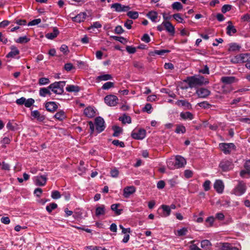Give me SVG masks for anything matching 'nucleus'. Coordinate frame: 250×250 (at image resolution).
Instances as JSON below:
<instances>
[{
    "label": "nucleus",
    "mask_w": 250,
    "mask_h": 250,
    "mask_svg": "<svg viewBox=\"0 0 250 250\" xmlns=\"http://www.w3.org/2000/svg\"><path fill=\"white\" fill-rule=\"evenodd\" d=\"M221 81L225 84H231L237 81L236 78L233 76L223 77L221 78Z\"/></svg>",
    "instance_id": "17"
},
{
    "label": "nucleus",
    "mask_w": 250,
    "mask_h": 250,
    "mask_svg": "<svg viewBox=\"0 0 250 250\" xmlns=\"http://www.w3.org/2000/svg\"><path fill=\"white\" fill-rule=\"evenodd\" d=\"M34 102L35 101L32 98L28 99L27 100L25 99L24 105L26 107H30L33 104Z\"/></svg>",
    "instance_id": "52"
},
{
    "label": "nucleus",
    "mask_w": 250,
    "mask_h": 250,
    "mask_svg": "<svg viewBox=\"0 0 250 250\" xmlns=\"http://www.w3.org/2000/svg\"><path fill=\"white\" fill-rule=\"evenodd\" d=\"M220 249L221 250H239L237 248L233 247L230 244L228 243H220Z\"/></svg>",
    "instance_id": "18"
},
{
    "label": "nucleus",
    "mask_w": 250,
    "mask_h": 250,
    "mask_svg": "<svg viewBox=\"0 0 250 250\" xmlns=\"http://www.w3.org/2000/svg\"><path fill=\"white\" fill-rule=\"evenodd\" d=\"M188 232V229L186 228H183L177 230V235L178 236H183L186 235Z\"/></svg>",
    "instance_id": "50"
},
{
    "label": "nucleus",
    "mask_w": 250,
    "mask_h": 250,
    "mask_svg": "<svg viewBox=\"0 0 250 250\" xmlns=\"http://www.w3.org/2000/svg\"><path fill=\"white\" fill-rule=\"evenodd\" d=\"M232 6L229 4H225L223 6L221 11L223 13H225L231 10Z\"/></svg>",
    "instance_id": "56"
},
{
    "label": "nucleus",
    "mask_w": 250,
    "mask_h": 250,
    "mask_svg": "<svg viewBox=\"0 0 250 250\" xmlns=\"http://www.w3.org/2000/svg\"><path fill=\"white\" fill-rule=\"evenodd\" d=\"M119 120L122 121L123 124H130L131 123V119L130 116L124 115L123 116L119 118Z\"/></svg>",
    "instance_id": "39"
},
{
    "label": "nucleus",
    "mask_w": 250,
    "mask_h": 250,
    "mask_svg": "<svg viewBox=\"0 0 250 250\" xmlns=\"http://www.w3.org/2000/svg\"><path fill=\"white\" fill-rule=\"evenodd\" d=\"M111 8H114L116 11L118 12L127 11L130 9L129 6H125L119 3H115L112 4Z\"/></svg>",
    "instance_id": "12"
},
{
    "label": "nucleus",
    "mask_w": 250,
    "mask_h": 250,
    "mask_svg": "<svg viewBox=\"0 0 250 250\" xmlns=\"http://www.w3.org/2000/svg\"><path fill=\"white\" fill-rule=\"evenodd\" d=\"M50 83V81L48 78H41L39 80V84L40 85H45L48 84Z\"/></svg>",
    "instance_id": "48"
},
{
    "label": "nucleus",
    "mask_w": 250,
    "mask_h": 250,
    "mask_svg": "<svg viewBox=\"0 0 250 250\" xmlns=\"http://www.w3.org/2000/svg\"><path fill=\"white\" fill-rule=\"evenodd\" d=\"M211 93V92L207 88H200L196 90V94L197 95L198 98H206Z\"/></svg>",
    "instance_id": "10"
},
{
    "label": "nucleus",
    "mask_w": 250,
    "mask_h": 250,
    "mask_svg": "<svg viewBox=\"0 0 250 250\" xmlns=\"http://www.w3.org/2000/svg\"><path fill=\"white\" fill-rule=\"evenodd\" d=\"M173 18L178 22L183 23L184 19L181 17L180 14L176 13L172 15Z\"/></svg>",
    "instance_id": "51"
},
{
    "label": "nucleus",
    "mask_w": 250,
    "mask_h": 250,
    "mask_svg": "<svg viewBox=\"0 0 250 250\" xmlns=\"http://www.w3.org/2000/svg\"><path fill=\"white\" fill-rule=\"evenodd\" d=\"M126 50L129 54H134L136 51V49L135 47L132 46H126Z\"/></svg>",
    "instance_id": "59"
},
{
    "label": "nucleus",
    "mask_w": 250,
    "mask_h": 250,
    "mask_svg": "<svg viewBox=\"0 0 250 250\" xmlns=\"http://www.w3.org/2000/svg\"><path fill=\"white\" fill-rule=\"evenodd\" d=\"M83 113L88 118H92L95 115V112L94 109L91 106L85 108L83 111Z\"/></svg>",
    "instance_id": "21"
},
{
    "label": "nucleus",
    "mask_w": 250,
    "mask_h": 250,
    "mask_svg": "<svg viewBox=\"0 0 250 250\" xmlns=\"http://www.w3.org/2000/svg\"><path fill=\"white\" fill-rule=\"evenodd\" d=\"M61 195L60 192L58 190H53L51 193V197L54 199H58L60 198Z\"/></svg>",
    "instance_id": "49"
},
{
    "label": "nucleus",
    "mask_w": 250,
    "mask_h": 250,
    "mask_svg": "<svg viewBox=\"0 0 250 250\" xmlns=\"http://www.w3.org/2000/svg\"><path fill=\"white\" fill-rule=\"evenodd\" d=\"M31 115L38 119L39 121H42L44 119V117L41 115L40 112L38 110H34L31 112Z\"/></svg>",
    "instance_id": "33"
},
{
    "label": "nucleus",
    "mask_w": 250,
    "mask_h": 250,
    "mask_svg": "<svg viewBox=\"0 0 250 250\" xmlns=\"http://www.w3.org/2000/svg\"><path fill=\"white\" fill-rule=\"evenodd\" d=\"M30 41V39L27 38L26 36L20 37L17 40L16 42L19 43H27Z\"/></svg>",
    "instance_id": "45"
},
{
    "label": "nucleus",
    "mask_w": 250,
    "mask_h": 250,
    "mask_svg": "<svg viewBox=\"0 0 250 250\" xmlns=\"http://www.w3.org/2000/svg\"><path fill=\"white\" fill-rule=\"evenodd\" d=\"M228 26L227 27L226 30H227V33L229 36H231L232 34H234L236 33L237 30L235 27L232 25V23L231 21H229L228 22Z\"/></svg>",
    "instance_id": "22"
},
{
    "label": "nucleus",
    "mask_w": 250,
    "mask_h": 250,
    "mask_svg": "<svg viewBox=\"0 0 250 250\" xmlns=\"http://www.w3.org/2000/svg\"><path fill=\"white\" fill-rule=\"evenodd\" d=\"M45 107L47 111L50 112H54L58 108V105L54 102H48L45 104Z\"/></svg>",
    "instance_id": "15"
},
{
    "label": "nucleus",
    "mask_w": 250,
    "mask_h": 250,
    "mask_svg": "<svg viewBox=\"0 0 250 250\" xmlns=\"http://www.w3.org/2000/svg\"><path fill=\"white\" fill-rule=\"evenodd\" d=\"M175 104L179 107H182L185 110L192 109L191 104L186 100H178L176 102Z\"/></svg>",
    "instance_id": "9"
},
{
    "label": "nucleus",
    "mask_w": 250,
    "mask_h": 250,
    "mask_svg": "<svg viewBox=\"0 0 250 250\" xmlns=\"http://www.w3.org/2000/svg\"><path fill=\"white\" fill-rule=\"evenodd\" d=\"M186 127L183 125H176V130L175 131V132L177 133V134H179V133H182V134H184L186 132Z\"/></svg>",
    "instance_id": "38"
},
{
    "label": "nucleus",
    "mask_w": 250,
    "mask_h": 250,
    "mask_svg": "<svg viewBox=\"0 0 250 250\" xmlns=\"http://www.w3.org/2000/svg\"><path fill=\"white\" fill-rule=\"evenodd\" d=\"M46 175H39L34 177V182L36 185L43 186L45 185L47 181Z\"/></svg>",
    "instance_id": "11"
},
{
    "label": "nucleus",
    "mask_w": 250,
    "mask_h": 250,
    "mask_svg": "<svg viewBox=\"0 0 250 250\" xmlns=\"http://www.w3.org/2000/svg\"><path fill=\"white\" fill-rule=\"evenodd\" d=\"M220 149L225 154H229L232 151L236 149V146L233 143H220L219 145Z\"/></svg>",
    "instance_id": "4"
},
{
    "label": "nucleus",
    "mask_w": 250,
    "mask_h": 250,
    "mask_svg": "<svg viewBox=\"0 0 250 250\" xmlns=\"http://www.w3.org/2000/svg\"><path fill=\"white\" fill-rule=\"evenodd\" d=\"M195 240H193L190 242V243L191 245L189 246V249L190 250H202L200 249L196 244H194Z\"/></svg>",
    "instance_id": "60"
},
{
    "label": "nucleus",
    "mask_w": 250,
    "mask_h": 250,
    "mask_svg": "<svg viewBox=\"0 0 250 250\" xmlns=\"http://www.w3.org/2000/svg\"><path fill=\"white\" fill-rule=\"evenodd\" d=\"M41 22V20L40 19H37L33 20L29 22L28 23V25L29 26H32V25H35L39 24Z\"/></svg>",
    "instance_id": "61"
},
{
    "label": "nucleus",
    "mask_w": 250,
    "mask_h": 250,
    "mask_svg": "<svg viewBox=\"0 0 250 250\" xmlns=\"http://www.w3.org/2000/svg\"><path fill=\"white\" fill-rule=\"evenodd\" d=\"M105 103L109 106H115L118 102V99L117 96L113 95H107L104 98Z\"/></svg>",
    "instance_id": "7"
},
{
    "label": "nucleus",
    "mask_w": 250,
    "mask_h": 250,
    "mask_svg": "<svg viewBox=\"0 0 250 250\" xmlns=\"http://www.w3.org/2000/svg\"><path fill=\"white\" fill-rule=\"evenodd\" d=\"M186 159L181 156H176L175 158H171L167 162V166L169 169H174L184 167L186 164Z\"/></svg>",
    "instance_id": "2"
},
{
    "label": "nucleus",
    "mask_w": 250,
    "mask_h": 250,
    "mask_svg": "<svg viewBox=\"0 0 250 250\" xmlns=\"http://www.w3.org/2000/svg\"><path fill=\"white\" fill-rule=\"evenodd\" d=\"M52 85H54V83H52L51 84H50V85L48 86V88L51 89L52 90V91L54 93H55L56 94H58V95H61L63 93V92H64L63 90H62V89L58 88V86H56V87H55V88L53 87L54 86H53Z\"/></svg>",
    "instance_id": "29"
},
{
    "label": "nucleus",
    "mask_w": 250,
    "mask_h": 250,
    "mask_svg": "<svg viewBox=\"0 0 250 250\" xmlns=\"http://www.w3.org/2000/svg\"><path fill=\"white\" fill-rule=\"evenodd\" d=\"M58 205L57 204L55 203H52L46 207V209L49 213H51L52 211L56 209Z\"/></svg>",
    "instance_id": "43"
},
{
    "label": "nucleus",
    "mask_w": 250,
    "mask_h": 250,
    "mask_svg": "<svg viewBox=\"0 0 250 250\" xmlns=\"http://www.w3.org/2000/svg\"><path fill=\"white\" fill-rule=\"evenodd\" d=\"M10 49L11 50L7 54V58H14L15 56L20 54V51L15 46H11Z\"/></svg>",
    "instance_id": "20"
},
{
    "label": "nucleus",
    "mask_w": 250,
    "mask_h": 250,
    "mask_svg": "<svg viewBox=\"0 0 250 250\" xmlns=\"http://www.w3.org/2000/svg\"><path fill=\"white\" fill-rule=\"evenodd\" d=\"M66 90L67 91L70 92H78L80 90V88L77 85H68L66 87Z\"/></svg>",
    "instance_id": "31"
},
{
    "label": "nucleus",
    "mask_w": 250,
    "mask_h": 250,
    "mask_svg": "<svg viewBox=\"0 0 250 250\" xmlns=\"http://www.w3.org/2000/svg\"><path fill=\"white\" fill-rule=\"evenodd\" d=\"M163 25L166 31L170 34V35L173 36L175 34V27L169 21H164Z\"/></svg>",
    "instance_id": "13"
},
{
    "label": "nucleus",
    "mask_w": 250,
    "mask_h": 250,
    "mask_svg": "<svg viewBox=\"0 0 250 250\" xmlns=\"http://www.w3.org/2000/svg\"><path fill=\"white\" fill-rule=\"evenodd\" d=\"M135 192V188L133 186L127 187L124 189L123 195L125 198H128Z\"/></svg>",
    "instance_id": "16"
},
{
    "label": "nucleus",
    "mask_w": 250,
    "mask_h": 250,
    "mask_svg": "<svg viewBox=\"0 0 250 250\" xmlns=\"http://www.w3.org/2000/svg\"><path fill=\"white\" fill-rule=\"evenodd\" d=\"M114 83L111 82H107L104 83L102 86V89L103 90H108L109 89L113 87Z\"/></svg>",
    "instance_id": "42"
},
{
    "label": "nucleus",
    "mask_w": 250,
    "mask_h": 250,
    "mask_svg": "<svg viewBox=\"0 0 250 250\" xmlns=\"http://www.w3.org/2000/svg\"><path fill=\"white\" fill-rule=\"evenodd\" d=\"M120 206L119 204H112L111 206V209L114 211L117 215L121 214L122 209H118V208Z\"/></svg>",
    "instance_id": "41"
},
{
    "label": "nucleus",
    "mask_w": 250,
    "mask_h": 250,
    "mask_svg": "<svg viewBox=\"0 0 250 250\" xmlns=\"http://www.w3.org/2000/svg\"><path fill=\"white\" fill-rule=\"evenodd\" d=\"M240 60L241 62H246L250 61V53H242L239 55Z\"/></svg>",
    "instance_id": "28"
},
{
    "label": "nucleus",
    "mask_w": 250,
    "mask_h": 250,
    "mask_svg": "<svg viewBox=\"0 0 250 250\" xmlns=\"http://www.w3.org/2000/svg\"><path fill=\"white\" fill-rule=\"evenodd\" d=\"M152 106L151 105L149 104H146L145 106L143 108L144 111H146L148 113H150L151 112Z\"/></svg>",
    "instance_id": "62"
},
{
    "label": "nucleus",
    "mask_w": 250,
    "mask_h": 250,
    "mask_svg": "<svg viewBox=\"0 0 250 250\" xmlns=\"http://www.w3.org/2000/svg\"><path fill=\"white\" fill-rule=\"evenodd\" d=\"M127 15L131 19H136L138 18L139 14L136 11H129L127 13Z\"/></svg>",
    "instance_id": "47"
},
{
    "label": "nucleus",
    "mask_w": 250,
    "mask_h": 250,
    "mask_svg": "<svg viewBox=\"0 0 250 250\" xmlns=\"http://www.w3.org/2000/svg\"><path fill=\"white\" fill-rule=\"evenodd\" d=\"M64 68L65 70L67 71H70L72 69H73L74 67H73V65L71 63H67L65 64Z\"/></svg>",
    "instance_id": "64"
},
{
    "label": "nucleus",
    "mask_w": 250,
    "mask_h": 250,
    "mask_svg": "<svg viewBox=\"0 0 250 250\" xmlns=\"http://www.w3.org/2000/svg\"><path fill=\"white\" fill-rule=\"evenodd\" d=\"M113 79V77L111 75L106 74H103L98 76L96 79V82H99L101 81H106L108 80H110Z\"/></svg>",
    "instance_id": "23"
},
{
    "label": "nucleus",
    "mask_w": 250,
    "mask_h": 250,
    "mask_svg": "<svg viewBox=\"0 0 250 250\" xmlns=\"http://www.w3.org/2000/svg\"><path fill=\"white\" fill-rule=\"evenodd\" d=\"M229 51H239L241 48V46L236 43H230L229 44Z\"/></svg>",
    "instance_id": "34"
},
{
    "label": "nucleus",
    "mask_w": 250,
    "mask_h": 250,
    "mask_svg": "<svg viewBox=\"0 0 250 250\" xmlns=\"http://www.w3.org/2000/svg\"><path fill=\"white\" fill-rule=\"evenodd\" d=\"M210 184H211V182L208 180H207L205 181V182L204 183L203 186L204 190L206 191H208V190H209L210 189Z\"/></svg>",
    "instance_id": "54"
},
{
    "label": "nucleus",
    "mask_w": 250,
    "mask_h": 250,
    "mask_svg": "<svg viewBox=\"0 0 250 250\" xmlns=\"http://www.w3.org/2000/svg\"><path fill=\"white\" fill-rule=\"evenodd\" d=\"M161 208L164 212V216L167 217L170 215L171 211L170 208L169 206L163 205L161 206Z\"/></svg>",
    "instance_id": "36"
},
{
    "label": "nucleus",
    "mask_w": 250,
    "mask_h": 250,
    "mask_svg": "<svg viewBox=\"0 0 250 250\" xmlns=\"http://www.w3.org/2000/svg\"><path fill=\"white\" fill-rule=\"evenodd\" d=\"M59 33V31L57 27L53 28V31L51 33H48L45 35V37L48 39L52 40L56 38Z\"/></svg>",
    "instance_id": "25"
},
{
    "label": "nucleus",
    "mask_w": 250,
    "mask_h": 250,
    "mask_svg": "<svg viewBox=\"0 0 250 250\" xmlns=\"http://www.w3.org/2000/svg\"><path fill=\"white\" fill-rule=\"evenodd\" d=\"M112 129L114 130L113 136L116 137H118L123 131V129L121 127L117 125L113 126Z\"/></svg>",
    "instance_id": "35"
},
{
    "label": "nucleus",
    "mask_w": 250,
    "mask_h": 250,
    "mask_svg": "<svg viewBox=\"0 0 250 250\" xmlns=\"http://www.w3.org/2000/svg\"><path fill=\"white\" fill-rule=\"evenodd\" d=\"M104 123V119L101 117H98L95 118V124H94L92 121L88 122L89 128L90 130V135L94 133L95 125L96 126V130L98 133H100L103 131L105 128Z\"/></svg>",
    "instance_id": "1"
},
{
    "label": "nucleus",
    "mask_w": 250,
    "mask_h": 250,
    "mask_svg": "<svg viewBox=\"0 0 250 250\" xmlns=\"http://www.w3.org/2000/svg\"><path fill=\"white\" fill-rule=\"evenodd\" d=\"M112 38L115 40L119 41L123 44H125L127 42L126 39L123 37L113 36Z\"/></svg>",
    "instance_id": "53"
},
{
    "label": "nucleus",
    "mask_w": 250,
    "mask_h": 250,
    "mask_svg": "<svg viewBox=\"0 0 250 250\" xmlns=\"http://www.w3.org/2000/svg\"><path fill=\"white\" fill-rule=\"evenodd\" d=\"M147 16L152 21L155 22L158 17V13L155 11H150L147 14Z\"/></svg>",
    "instance_id": "37"
},
{
    "label": "nucleus",
    "mask_w": 250,
    "mask_h": 250,
    "mask_svg": "<svg viewBox=\"0 0 250 250\" xmlns=\"http://www.w3.org/2000/svg\"><path fill=\"white\" fill-rule=\"evenodd\" d=\"M65 85V81H60V82H56L54 83V86L53 87H56L55 86H58V88H59L60 89H62V90H63V87Z\"/></svg>",
    "instance_id": "46"
},
{
    "label": "nucleus",
    "mask_w": 250,
    "mask_h": 250,
    "mask_svg": "<svg viewBox=\"0 0 250 250\" xmlns=\"http://www.w3.org/2000/svg\"><path fill=\"white\" fill-rule=\"evenodd\" d=\"M201 247L206 250H209L211 246V244L210 242L208 240H202L201 242Z\"/></svg>",
    "instance_id": "30"
},
{
    "label": "nucleus",
    "mask_w": 250,
    "mask_h": 250,
    "mask_svg": "<svg viewBox=\"0 0 250 250\" xmlns=\"http://www.w3.org/2000/svg\"><path fill=\"white\" fill-rule=\"evenodd\" d=\"M180 116L183 120H191L194 118L193 115L190 112H182L180 113Z\"/></svg>",
    "instance_id": "24"
},
{
    "label": "nucleus",
    "mask_w": 250,
    "mask_h": 250,
    "mask_svg": "<svg viewBox=\"0 0 250 250\" xmlns=\"http://www.w3.org/2000/svg\"><path fill=\"white\" fill-rule=\"evenodd\" d=\"M141 40L145 42L148 43L150 41V39L147 34H145L142 37Z\"/></svg>",
    "instance_id": "63"
},
{
    "label": "nucleus",
    "mask_w": 250,
    "mask_h": 250,
    "mask_svg": "<svg viewBox=\"0 0 250 250\" xmlns=\"http://www.w3.org/2000/svg\"><path fill=\"white\" fill-rule=\"evenodd\" d=\"M113 145L116 146H119L121 147H125V144L123 142H121L118 140H114L112 142Z\"/></svg>",
    "instance_id": "57"
},
{
    "label": "nucleus",
    "mask_w": 250,
    "mask_h": 250,
    "mask_svg": "<svg viewBox=\"0 0 250 250\" xmlns=\"http://www.w3.org/2000/svg\"><path fill=\"white\" fill-rule=\"evenodd\" d=\"M219 167L223 171H228L233 168V164L230 161L223 160L220 163Z\"/></svg>",
    "instance_id": "6"
},
{
    "label": "nucleus",
    "mask_w": 250,
    "mask_h": 250,
    "mask_svg": "<svg viewBox=\"0 0 250 250\" xmlns=\"http://www.w3.org/2000/svg\"><path fill=\"white\" fill-rule=\"evenodd\" d=\"M131 135L133 139L142 140L146 137V131L144 129H139L137 132L133 131Z\"/></svg>",
    "instance_id": "8"
},
{
    "label": "nucleus",
    "mask_w": 250,
    "mask_h": 250,
    "mask_svg": "<svg viewBox=\"0 0 250 250\" xmlns=\"http://www.w3.org/2000/svg\"><path fill=\"white\" fill-rule=\"evenodd\" d=\"M40 96L41 97H46L47 95L50 96L51 95V93L49 90V88L48 87L47 88H41L39 91Z\"/></svg>",
    "instance_id": "27"
},
{
    "label": "nucleus",
    "mask_w": 250,
    "mask_h": 250,
    "mask_svg": "<svg viewBox=\"0 0 250 250\" xmlns=\"http://www.w3.org/2000/svg\"><path fill=\"white\" fill-rule=\"evenodd\" d=\"M105 212V207L104 205H102L96 208L95 214L97 216L101 215H104Z\"/></svg>",
    "instance_id": "32"
},
{
    "label": "nucleus",
    "mask_w": 250,
    "mask_h": 250,
    "mask_svg": "<svg viewBox=\"0 0 250 250\" xmlns=\"http://www.w3.org/2000/svg\"><path fill=\"white\" fill-rule=\"evenodd\" d=\"M172 8L174 10L179 11L183 8V5L180 2H174L172 3Z\"/></svg>",
    "instance_id": "44"
},
{
    "label": "nucleus",
    "mask_w": 250,
    "mask_h": 250,
    "mask_svg": "<svg viewBox=\"0 0 250 250\" xmlns=\"http://www.w3.org/2000/svg\"><path fill=\"white\" fill-rule=\"evenodd\" d=\"M54 117L57 120L62 121L65 119L66 116L63 110H60L54 115Z\"/></svg>",
    "instance_id": "26"
},
{
    "label": "nucleus",
    "mask_w": 250,
    "mask_h": 250,
    "mask_svg": "<svg viewBox=\"0 0 250 250\" xmlns=\"http://www.w3.org/2000/svg\"><path fill=\"white\" fill-rule=\"evenodd\" d=\"M213 187L218 193H223L224 189V185L222 181L220 180H216L214 183Z\"/></svg>",
    "instance_id": "14"
},
{
    "label": "nucleus",
    "mask_w": 250,
    "mask_h": 250,
    "mask_svg": "<svg viewBox=\"0 0 250 250\" xmlns=\"http://www.w3.org/2000/svg\"><path fill=\"white\" fill-rule=\"evenodd\" d=\"M198 105L202 108H209L211 105L207 101L202 102L198 104Z\"/></svg>",
    "instance_id": "55"
},
{
    "label": "nucleus",
    "mask_w": 250,
    "mask_h": 250,
    "mask_svg": "<svg viewBox=\"0 0 250 250\" xmlns=\"http://www.w3.org/2000/svg\"><path fill=\"white\" fill-rule=\"evenodd\" d=\"M170 52V50L167 49H162V50H156L151 53L152 55H164L166 53Z\"/></svg>",
    "instance_id": "40"
},
{
    "label": "nucleus",
    "mask_w": 250,
    "mask_h": 250,
    "mask_svg": "<svg viewBox=\"0 0 250 250\" xmlns=\"http://www.w3.org/2000/svg\"><path fill=\"white\" fill-rule=\"evenodd\" d=\"M186 82L188 83V87L190 88H192L196 86H200L203 84H206L209 83L208 81L205 80L203 76L201 75L188 77Z\"/></svg>",
    "instance_id": "3"
},
{
    "label": "nucleus",
    "mask_w": 250,
    "mask_h": 250,
    "mask_svg": "<svg viewBox=\"0 0 250 250\" xmlns=\"http://www.w3.org/2000/svg\"><path fill=\"white\" fill-rule=\"evenodd\" d=\"M86 16V14L85 13H80L74 17L72 18L73 21L76 22H81L83 21Z\"/></svg>",
    "instance_id": "19"
},
{
    "label": "nucleus",
    "mask_w": 250,
    "mask_h": 250,
    "mask_svg": "<svg viewBox=\"0 0 250 250\" xmlns=\"http://www.w3.org/2000/svg\"><path fill=\"white\" fill-rule=\"evenodd\" d=\"M110 173L111 177L116 178L118 176L119 172L116 168H114L111 170Z\"/></svg>",
    "instance_id": "58"
},
{
    "label": "nucleus",
    "mask_w": 250,
    "mask_h": 250,
    "mask_svg": "<svg viewBox=\"0 0 250 250\" xmlns=\"http://www.w3.org/2000/svg\"><path fill=\"white\" fill-rule=\"evenodd\" d=\"M246 190V186L243 181H239L238 185L232 190V193L237 196L243 194Z\"/></svg>",
    "instance_id": "5"
}]
</instances>
